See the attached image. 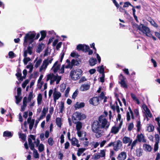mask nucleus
Returning a JSON list of instances; mask_svg holds the SVG:
<instances>
[{"label": "nucleus", "mask_w": 160, "mask_h": 160, "mask_svg": "<svg viewBox=\"0 0 160 160\" xmlns=\"http://www.w3.org/2000/svg\"><path fill=\"white\" fill-rule=\"evenodd\" d=\"M120 76H121L122 78L120 79V82H119V83L121 84V87L124 88H128V85L125 81V77L122 74H120Z\"/></svg>", "instance_id": "obj_11"}, {"label": "nucleus", "mask_w": 160, "mask_h": 160, "mask_svg": "<svg viewBox=\"0 0 160 160\" xmlns=\"http://www.w3.org/2000/svg\"><path fill=\"white\" fill-rule=\"evenodd\" d=\"M34 143L36 144V147H38L40 144V140L39 138H37L36 139V141L34 142Z\"/></svg>", "instance_id": "obj_63"}, {"label": "nucleus", "mask_w": 160, "mask_h": 160, "mask_svg": "<svg viewBox=\"0 0 160 160\" xmlns=\"http://www.w3.org/2000/svg\"><path fill=\"white\" fill-rule=\"evenodd\" d=\"M15 55L14 53L12 51H10L8 53V56L11 58H13L15 56Z\"/></svg>", "instance_id": "obj_53"}, {"label": "nucleus", "mask_w": 160, "mask_h": 160, "mask_svg": "<svg viewBox=\"0 0 160 160\" xmlns=\"http://www.w3.org/2000/svg\"><path fill=\"white\" fill-rule=\"evenodd\" d=\"M36 33L35 32L33 33L29 34L27 33L24 38V43H27L28 41L30 40L29 44H31L34 41V38L35 37Z\"/></svg>", "instance_id": "obj_6"}, {"label": "nucleus", "mask_w": 160, "mask_h": 160, "mask_svg": "<svg viewBox=\"0 0 160 160\" xmlns=\"http://www.w3.org/2000/svg\"><path fill=\"white\" fill-rule=\"evenodd\" d=\"M78 90H76L73 93L72 96V98L73 99H75V98L77 96L78 94Z\"/></svg>", "instance_id": "obj_55"}, {"label": "nucleus", "mask_w": 160, "mask_h": 160, "mask_svg": "<svg viewBox=\"0 0 160 160\" xmlns=\"http://www.w3.org/2000/svg\"><path fill=\"white\" fill-rule=\"evenodd\" d=\"M99 99L98 97H95L91 98L89 102L90 104L94 106H96L99 103Z\"/></svg>", "instance_id": "obj_10"}, {"label": "nucleus", "mask_w": 160, "mask_h": 160, "mask_svg": "<svg viewBox=\"0 0 160 160\" xmlns=\"http://www.w3.org/2000/svg\"><path fill=\"white\" fill-rule=\"evenodd\" d=\"M65 53V52L63 50H62V52L61 54V56L60 57V62H61L62 61L63 59V58L64 54Z\"/></svg>", "instance_id": "obj_54"}, {"label": "nucleus", "mask_w": 160, "mask_h": 160, "mask_svg": "<svg viewBox=\"0 0 160 160\" xmlns=\"http://www.w3.org/2000/svg\"><path fill=\"white\" fill-rule=\"evenodd\" d=\"M134 125L133 123V122H132L129 123L128 127V130L129 131H131L134 128Z\"/></svg>", "instance_id": "obj_37"}, {"label": "nucleus", "mask_w": 160, "mask_h": 160, "mask_svg": "<svg viewBox=\"0 0 160 160\" xmlns=\"http://www.w3.org/2000/svg\"><path fill=\"white\" fill-rule=\"evenodd\" d=\"M98 69L97 71L99 72L100 73L104 72V69L103 65H101L100 67H98Z\"/></svg>", "instance_id": "obj_40"}, {"label": "nucleus", "mask_w": 160, "mask_h": 160, "mask_svg": "<svg viewBox=\"0 0 160 160\" xmlns=\"http://www.w3.org/2000/svg\"><path fill=\"white\" fill-rule=\"evenodd\" d=\"M30 148L32 150H36V149L34 148V145L33 143H31L29 144Z\"/></svg>", "instance_id": "obj_59"}, {"label": "nucleus", "mask_w": 160, "mask_h": 160, "mask_svg": "<svg viewBox=\"0 0 160 160\" xmlns=\"http://www.w3.org/2000/svg\"><path fill=\"white\" fill-rule=\"evenodd\" d=\"M32 76V74H31L30 76V79H26V80L22 84V87L23 88H24L26 87L28 83L29 82L31 78V77Z\"/></svg>", "instance_id": "obj_32"}, {"label": "nucleus", "mask_w": 160, "mask_h": 160, "mask_svg": "<svg viewBox=\"0 0 160 160\" xmlns=\"http://www.w3.org/2000/svg\"><path fill=\"white\" fill-rule=\"evenodd\" d=\"M38 151L40 152H42L44 150V146L42 143H41L38 146Z\"/></svg>", "instance_id": "obj_39"}, {"label": "nucleus", "mask_w": 160, "mask_h": 160, "mask_svg": "<svg viewBox=\"0 0 160 160\" xmlns=\"http://www.w3.org/2000/svg\"><path fill=\"white\" fill-rule=\"evenodd\" d=\"M97 62L96 59L93 57L91 58L89 60V63L90 65L91 66H94Z\"/></svg>", "instance_id": "obj_20"}, {"label": "nucleus", "mask_w": 160, "mask_h": 160, "mask_svg": "<svg viewBox=\"0 0 160 160\" xmlns=\"http://www.w3.org/2000/svg\"><path fill=\"white\" fill-rule=\"evenodd\" d=\"M74 116L72 117V120L80 121L85 119L86 118V116L82 113L78 112H75L73 114Z\"/></svg>", "instance_id": "obj_4"}, {"label": "nucleus", "mask_w": 160, "mask_h": 160, "mask_svg": "<svg viewBox=\"0 0 160 160\" xmlns=\"http://www.w3.org/2000/svg\"><path fill=\"white\" fill-rule=\"evenodd\" d=\"M85 103L83 102L79 103L78 102H77L74 106V108L75 109H77L80 108H82L85 106Z\"/></svg>", "instance_id": "obj_17"}, {"label": "nucleus", "mask_w": 160, "mask_h": 160, "mask_svg": "<svg viewBox=\"0 0 160 160\" xmlns=\"http://www.w3.org/2000/svg\"><path fill=\"white\" fill-rule=\"evenodd\" d=\"M66 62L68 63V65L65 66L66 68H71V62L70 61L67 59L66 61Z\"/></svg>", "instance_id": "obj_44"}, {"label": "nucleus", "mask_w": 160, "mask_h": 160, "mask_svg": "<svg viewBox=\"0 0 160 160\" xmlns=\"http://www.w3.org/2000/svg\"><path fill=\"white\" fill-rule=\"evenodd\" d=\"M66 88V85L65 84H62L60 86V91L63 92L64 91Z\"/></svg>", "instance_id": "obj_52"}, {"label": "nucleus", "mask_w": 160, "mask_h": 160, "mask_svg": "<svg viewBox=\"0 0 160 160\" xmlns=\"http://www.w3.org/2000/svg\"><path fill=\"white\" fill-rule=\"evenodd\" d=\"M159 142H156L154 146V150L155 152L157 151L158 149V144Z\"/></svg>", "instance_id": "obj_61"}, {"label": "nucleus", "mask_w": 160, "mask_h": 160, "mask_svg": "<svg viewBox=\"0 0 160 160\" xmlns=\"http://www.w3.org/2000/svg\"><path fill=\"white\" fill-rule=\"evenodd\" d=\"M32 94V92H30L28 98V102H30L32 99L33 98Z\"/></svg>", "instance_id": "obj_49"}, {"label": "nucleus", "mask_w": 160, "mask_h": 160, "mask_svg": "<svg viewBox=\"0 0 160 160\" xmlns=\"http://www.w3.org/2000/svg\"><path fill=\"white\" fill-rule=\"evenodd\" d=\"M44 44L42 43L39 44L37 47L36 49L37 52L40 53L42 50V49L44 48Z\"/></svg>", "instance_id": "obj_22"}, {"label": "nucleus", "mask_w": 160, "mask_h": 160, "mask_svg": "<svg viewBox=\"0 0 160 160\" xmlns=\"http://www.w3.org/2000/svg\"><path fill=\"white\" fill-rule=\"evenodd\" d=\"M143 147L145 151L150 152L151 151L152 148L149 145L144 144H143Z\"/></svg>", "instance_id": "obj_24"}, {"label": "nucleus", "mask_w": 160, "mask_h": 160, "mask_svg": "<svg viewBox=\"0 0 160 160\" xmlns=\"http://www.w3.org/2000/svg\"><path fill=\"white\" fill-rule=\"evenodd\" d=\"M27 98L26 97H24L23 100V105L27 106Z\"/></svg>", "instance_id": "obj_56"}, {"label": "nucleus", "mask_w": 160, "mask_h": 160, "mask_svg": "<svg viewBox=\"0 0 160 160\" xmlns=\"http://www.w3.org/2000/svg\"><path fill=\"white\" fill-rule=\"evenodd\" d=\"M123 142L124 144H126L129 142L128 146L130 145L131 143L132 140L129 137L126 136L124 137L122 139Z\"/></svg>", "instance_id": "obj_18"}, {"label": "nucleus", "mask_w": 160, "mask_h": 160, "mask_svg": "<svg viewBox=\"0 0 160 160\" xmlns=\"http://www.w3.org/2000/svg\"><path fill=\"white\" fill-rule=\"evenodd\" d=\"M53 76H54V75L53 73L48 75H47V78L46 79L47 81H48L49 79H52Z\"/></svg>", "instance_id": "obj_51"}, {"label": "nucleus", "mask_w": 160, "mask_h": 160, "mask_svg": "<svg viewBox=\"0 0 160 160\" xmlns=\"http://www.w3.org/2000/svg\"><path fill=\"white\" fill-rule=\"evenodd\" d=\"M155 140H156V142H159L160 139L159 135L158 134H156L155 135Z\"/></svg>", "instance_id": "obj_64"}, {"label": "nucleus", "mask_w": 160, "mask_h": 160, "mask_svg": "<svg viewBox=\"0 0 160 160\" xmlns=\"http://www.w3.org/2000/svg\"><path fill=\"white\" fill-rule=\"evenodd\" d=\"M115 142H116L113 145V149L114 150L117 151L120 149L122 146V142L119 140L116 141Z\"/></svg>", "instance_id": "obj_9"}, {"label": "nucleus", "mask_w": 160, "mask_h": 160, "mask_svg": "<svg viewBox=\"0 0 160 160\" xmlns=\"http://www.w3.org/2000/svg\"><path fill=\"white\" fill-rule=\"evenodd\" d=\"M79 64V63L78 62V61L76 59V60H75L74 59H72L71 61V69H72L74 66H78Z\"/></svg>", "instance_id": "obj_26"}, {"label": "nucleus", "mask_w": 160, "mask_h": 160, "mask_svg": "<svg viewBox=\"0 0 160 160\" xmlns=\"http://www.w3.org/2000/svg\"><path fill=\"white\" fill-rule=\"evenodd\" d=\"M72 121L73 123L76 124V128L77 131H80L82 127V123L80 121L77 122V121L73 120Z\"/></svg>", "instance_id": "obj_16"}, {"label": "nucleus", "mask_w": 160, "mask_h": 160, "mask_svg": "<svg viewBox=\"0 0 160 160\" xmlns=\"http://www.w3.org/2000/svg\"><path fill=\"white\" fill-rule=\"evenodd\" d=\"M70 141L71 142L72 145L73 146H75L76 143L78 142V140L75 137H72Z\"/></svg>", "instance_id": "obj_31"}, {"label": "nucleus", "mask_w": 160, "mask_h": 160, "mask_svg": "<svg viewBox=\"0 0 160 160\" xmlns=\"http://www.w3.org/2000/svg\"><path fill=\"white\" fill-rule=\"evenodd\" d=\"M124 4L123 6V8L128 7L129 6L132 7H133V6L128 2H124Z\"/></svg>", "instance_id": "obj_43"}, {"label": "nucleus", "mask_w": 160, "mask_h": 160, "mask_svg": "<svg viewBox=\"0 0 160 160\" xmlns=\"http://www.w3.org/2000/svg\"><path fill=\"white\" fill-rule=\"evenodd\" d=\"M90 87V85L88 84L82 85L80 88V90L82 91H84L88 90Z\"/></svg>", "instance_id": "obj_21"}, {"label": "nucleus", "mask_w": 160, "mask_h": 160, "mask_svg": "<svg viewBox=\"0 0 160 160\" xmlns=\"http://www.w3.org/2000/svg\"><path fill=\"white\" fill-rule=\"evenodd\" d=\"M48 142L49 145L52 146L54 142L53 140V138L50 137L48 139Z\"/></svg>", "instance_id": "obj_47"}, {"label": "nucleus", "mask_w": 160, "mask_h": 160, "mask_svg": "<svg viewBox=\"0 0 160 160\" xmlns=\"http://www.w3.org/2000/svg\"><path fill=\"white\" fill-rule=\"evenodd\" d=\"M16 103L17 104L19 103L21 101L22 97L20 96H15Z\"/></svg>", "instance_id": "obj_36"}, {"label": "nucleus", "mask_w": 160, "mask_h": 160, "mask_svg": "<svg viewBox=\"0 0 160 160\" xmlns=\"http://www.w3.org/2000/svg\"><path fill=\"white\" fill-rule=\"evenodd\" d=\"M123 8H122L119 6V7L118 8H119V11L122 12H124L125 14L127 12V11L124 9Z\"/></svg>", "instance_id": "obj_60"}, {"label": "nucleus", "mask_w": 160, "mask_h": 160, "mask_svg": "<svg viewBox=\"0 0 160 160\" xmlns=\"http://www.w3.org/2000/svg\"><path fill=\"white\" fill-rule=\"evenodd\" d=\"M59 112H62L64 108V103L63 102H61L60 105L59 107Z\"/></svg>", "instance_id": "obj_38"}, {"label": "nucleus", "mask_w": 160, "mask_h": 160, "mask_svg": "<svg viewBox=\"0 0 160 160\" xmlns=\"http://www.w3.org/2000/svg\"><path fill=\"white\" fill-rule=\"evenodd\" d=\"M138 29L141 31L143 33H145L146 35L148 37H150L148 35L150 34V31L149 28L144 26L142 24H140L138 26Z\"/></svg>", "instance_id": "obj_5"}, {"label": "nucleus", "mask_w": 160, "mask_h": 160, "mask_svg": "<svg viewBox=\"0 0 160 160\" xmlns=\"http://www.w3.org/2000/svg\"><path fill=\"white\" fill-rule=\"evenodd\" d=\"M17 72L16 74L15 75L18 78H19V77L22 76V73L21 70L19 68H18L17 71Z\"/></svg>", "instance_id": "obj_42"}, {"label": "nucleus", "mask_w": 160, "mask_h": 160, "mask_svg": "<svg viewBox=\"0 0 160 160\" xmlns=\"http://www.w3.org/2000/svg\"><path fill=\"white\" fill-rule=\"evenodd\" d=\"M42 62V60L41 58H39L38 59L37 61L36 62L35 65V67L36 68H38L40 65L41 63Z\"/></svg>", "instance_id": "obj_41"}, {"label": "nucleus", "mask_w": 160, "mask_h": 160, "mask_svg": "<svg viewBox=\"0 0 160 160\" xmlns=\"http://www.w3.org/2000/svg\"><path fill=\"white\" fill-rule=\"evenodd\" d=\"M53 96L54 100L56 102V100L58 99L61 97V95L59 92L56 91L55 89L53 93Z\"/></svg>", "instance_id": "obj_15"}, {"label": "nucleus", "mask_w": 160, "mask_h": 160, "mask_svg": "<svg viewBox=\"0 0 160 160\" xmlns=\"http://www.w3.org/2000/svg\"><path fill=\"white\" fill-rule=\"evenodd\" d=\"M3 136L4 137H11L12 136V134L11 132L9 131H5L3 132Z\"/></svg>", "instance_id": "obj_27"}, {"label": "nucleus", "mask_w": 160, "mask_h": 160, "mask_svg": "<svg viewBox=\"0 0 160 160\" xmlns=\"http://www.w3.org/2000/svg\"><path fill=\"white\" fill-rule=\"evenodd\" d=\"M113 2V3L114 4V5L117 8H118L119 7V5L118 3L117 2L116 0H112Z\"/></svg>", "instance_id": "obj_62"}, {"label": "nucleus", "mask_w": 160, "mask_h": 160, "mask_svg": "<svg viewBox=\"0 0 160 160\" xmlns=\"http://www.w3.org/2000/svg\"><path fill=\"white\" fill-rule=\"evenodd\" d=\"M89 49V46L86 44H79L77 46V49L78 51H82L85 52H88Z\"/></svg>", "instance_id": "obj_7"}, {"label": "nucleus", "mask_w": 160, "mask_h": 160, "mask_svg": "<svg viewBox=\"0 0 160 160\" xmlns=\"http://www.w3.org/2000/svg\"><path fill=\"white\" fill-rule=\"evenodd\" d=\"M148 126L147 127V130L149 132H151L153 131L154 130V127L153 125L151 124H148Z\"/></svg>", "instance_id": "obj_33"}, {"label": "nucleus", "mask_w": 160, "mask_h": 160, "mask_svg": "<svg viewBox=\"0 0 160 160\" xmlns=\"http://www.w3.org/2000/svg\"><path fill=\"white\" fill-rule=\"evenodd\" d=\"M32 115V112H30L29 113V117L27 119V122L29 124V128L31 131L34 125L35 120L34 119H32V118L30 116Z\"/></svg>", "instance_id": "obj_8"}, {"label": "nucleus", "mask_w": 160, "mask_h": 160, "mask_svg": "<svg viewBox=\"0 0 160 160\" xmlns=\"http://www.w3.org/2000/svg\"><path fill=\"white\" fill-rule=\"evenodd\" d=\"M86 149L85 148H79L78 150V152L77 153V155L78 156H80L81 154Z\"/></svg>", "instance_id": "obj_35"}, {"label": "nucleus", "mask_w": 160, "mask_h": 160, "mask_svg": "<svg viewBox=\"0 0 160 160\" xmlns=\"http://www.w3.org/2000/svg\"><path fill=\"white\" fill-rule=\"evenodd\" d=\"M82 71L80 69L72 70L70 72L69 76L73 80H76L80 78Z\"/></svg>", "instance_id": "obj_3"}, {"label": "nucleus", "mask_w": 160, "mask_h": 160, "mask_svg": "<svg viewBox=\"0 0 160 160\" xmlns=\"http://www.w3.org/2000/svg\"><path fill=\"white\" fill-rule=\"evenodd\" d=\"M41 34V37L39 39V41H41L43 40L46 37L47 35L46 31L44 30H42L40 32Z\"/></svg>", "instance_id": "obj_25"}, {"label": "nucleus", "mask_w": 160, "mask_h": 160, "mask_svg": "<svg viewBox=\"0 0 160 160\" xmlns=\"http://www.w3.org/2000/svg\"><path fill=\"white\" fill-rule=\"evenodd\" d=\"M137 141L139 142H146V140L145 139L144 136L142 133L138 134L137 136Z\"/></svg>", "instance_id": "obj_14"}, {"label": "nucleus", "mask_w": 160, "mask_h": 160, "mask_svg": "<svg viewBox=\"0 0 160 160\" xmlns=\"http://www.w3.org/2000/svg\"><path fill=\"white\" fill-rule=\"evenodd\" d=\"M130 94L132 99L136 102L137 104L139 105L140 103V102L138 99L136 97L135 95L133 93H131Z\"/></svg>", "instance_id": "obj_29"}, {"label": "nucleus", "mask_w": 160, "mask_h": 160, "mask_svg": "<svg viewBox=\"0 0 160 160\" xmlns=\"http://www.w3.org/2000/svg\"><path fill=\"white\" fill-rule=\"evenodd\" d=\"M60 65L58 64L56 67L55 66L54 68H53V70L54 73H55L57 72L60 69Z\"/></svg>", "instance_id": "obj_46"}, {"label": "nucleus", "mask_w": 160, "mask_h": 160, "mask_svg": "<svg viewBox=\"0 0 160 160\" xmlns=\"http://www.w3.org/2000/svg\"><path fill=\"white\" fill-rule=\"evenodd\" d=\"M34 157L36 158H39V155L37 151L36 150L35 151L34 150Z\"/></svg>", "instance_id": "obj_58"}, {"label": "nucleus", "mask_w": 160, "mask_h": 160, "mask_svg": "<svg viewBox=\"0 0 160 160\" xmlns=\"http://www.w3.org/2000/svg\"><path fill=\"white\" fill-rule=\"evenodd\" d=\"M126 157V153L124 152H122L118 154L117 158L118 160H125Z\"/></svg>", "instance_id": "obj_13"}, {"label": "nucleus", "mask_w": 160, "mask_h": 160, "mask_svg": "<svg viewBox=\"0 0 160 160\" xmlns=\"http://www.w3.org/2000/svg\"><path fill=\"white\" fill-rule=\"evenodd\" d=\"M142 150L140 148H137L136 150V155L138 157H140L142 155Z\"/></svg>", "instance_id": "obj_28"}, {"label": "nucleus", "mask_w": 160, "mask_h": 160, "mask_svg": "<svg viewBox=\"0 0 160 160\" xmlns=\"http://www.w3.org/2000/svg\"><path fill=\"white\" fill-rule=\"evenodd\" d=\"M49 64V62L48 61V59H45L43 62L42 65V66H44V68H47V66Z\"/></svg>", "instance_id": "obj_45"}, {"label": "nucleus", "mask_w": 160, "mask_h": 160, "mask_svg": "<svg viewBox=\"0 0 160 160\" xmlns=\"http://www.w3.org/2000/svg\"><path fill=\"white\" fill-rule=\"evenodd\" d=\"M119 129L118 127L114 126L112 127L110 132L115 134H116L118 132Z\"/></svg>", "instance_id": "obj_23"}, {"label": "nucleus", "mask_w": 160, "mask_h": 160, "mask_svg": "<svg viewBox=\"0 0 160 160\" xmlns=\"http://www.w3.org/2000/svg\"><path fill=\"white\" fill-rule=\"evenodd\" d=\"M104 117L102 115L100 116L98 120H94L91 125L92 131L95 133V136L98 138L102 135L103 132L100 129L105 128L107 130L110 125L109 123Z\"/></svg>", "instance_id": "obj_1"}, {"label": "nucleus", "mask_w": 160, "mask_h": 160, "mask_svg": "<svg viewBox=\"0 0 160 160\" xmlns=\"http://www.w3.org/2000/svg\"><path fill=\"white\" fill-rule=\"evenodd\" d=\"M32 47L28 46L27 47V50H25L24 52L23 55V57H26L27 56L28 53L30 55H32Z\"/></svg>", "instance_id": "obj_12"}, {"label": "nucleus", "mask_w": 160, "mask_h": 160, "mask_svg": "<svg viewBox=\"0 0 160 160\" xmlns=\"http://www.w3.org/2000/svg\"><path fill=\"white\" fill-rule=\"evenodd\" d=\"M23 61L25 65H26L28 62L31 60V59L29 57H24Z\"/></svg>", "instance_id": "obj_50"}, {"label": "nucleus", "mask_w": 160, "mask_h": 160, "mask_svg": "<svg viewBox=\"0 0 160 160\" xmlns=\"http://www.w3.org/2000/svg\"><path fill=\"white\" fill-rule=\"evenodd\" d=\"M42 95L41 93H39L38 94L37 97V102L38 105H40L42 102Z\"/></svg>", "instance_id": "obj_34"}, {"label": "nucleus", "mask_w": 160, "mask_h": 160, "mask_svg": "<svg viewBox=\"0 0 160 160\" xmlns=\"http://www.w3.org/2000/svg\"><path fill=\"white\" fill-rule=\"evenodd\" d=\"M19 137L20 138H21L23 141H25L26 140V135L25 134L23 133L19 134Z\"/></svg>", "instance_id": "obj_48"}, {"label": "nucleus", "mask_w": 160, "mask_h": 160, "mask_svg": "<svg viewBox=\"0 0 160 160\" xmlns=\"http://www.w3.org/2000/svg\"><path fill=\"white\" fill-rule=\"evenodd\" d=\"M48 107H47L46 109L45 108H43L42 112V114L39 118V120L42 119L44 117L46 116V113L48 112Z\"/></svg>", "instance_id": "obj_19"}, {"label": "nucleus", "mask_w": 160, "mask_h": 160, "mask_svg": "<svg viewBox=\"0 0 160 160\" xmlns=\"http://www.w3.org/2000/svg\"><path fill=\"white\" fill-rule=\"evenodd\" d=\"M128 109L129 111H127L126 112L127 121H130L131 118L134 120L135 118H138V120L137 122L136 127L137 128V131L139 132L141 128V124L139 109L138 108H136L132 111L130 107H128Z\"/></svg>", "instance_id": "obj_2"}, {"label": "nucleus", "mask_w": 160, "mask_h": 160, "mask_svg": "<svg viewBox=\"0 0 160 160\" xmlns=\"http://www.w3.org/2000/svg\"><path fill=\"white\" fill-rule=\"evenodd\" d=\"M100 157L101 156L100 155L96 153L94 154L93 159L94 160H96L99 159Z\"/></svg>", "instance_id": "obj_57"}, {"label": "nucleus", "mask_w": 160, "mask_h": 160, "mask_svg": "<svg viewBox=\"0 0 160 160\" xmlns=\"http://www.w3.org/2000/svg\"><path fill=\"white\" fill-rule=\"evenodd\" d=\"M56 123L57 126L59 128H61L62 125V120L60 118H57L56 120Z\"/></svg>", "instance_id": "obj_30"}]
</instances>
